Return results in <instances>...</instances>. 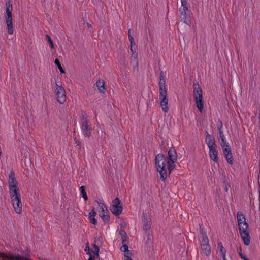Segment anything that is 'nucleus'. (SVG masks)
Here are the masks:
<instances>
[{
	"label": "nucleus",
	"instance_id": "obj_1",
	"mask_svg": "<svg viewBox=\"0 0 260 260\" xmlns=\"http://www.w3.org/2000/svg\"><path fill=\"white\" fill-rule=\"evenodd\" d=\"M166 158L163 154H158L155 158V162L156 169L160 174V178L162 181H165L168 176L167 169L166 167Z\"/></svg>",
	"mask_w": 260,
	"mask_h": 260
},
{
	"label": "nucleus",
	"instance_id": "obj_2",
	"mask_svg": "<svg viewBox=\"0 0 260 260\" xmlns=\"http://www.w3.org/2000/svg\"><path fill=\"white\" fill-rule=\"evenodd\" d=\"M193 96L194 97L196 106L200 112H202L204 109V102L203 101V92L201 87L197 81L193 82Z\"/></svg>",
	"mask_w": 260,
	"mask_h": 260
},
{
	"label": "nucleus",
	"instance_id": "obj_3",
	"mask_svg": "<svg viewBox=\"0 0 260 260\" xmlns=\"http://www.w3.org/2000/svg\"><path fill=\"white\" fill-rule=\"evenodd\" d=\"M81 129L84 137L89 138L91 136L92 128L90 124V120L84 111L81 112Z\"/></svg>",
	"mask_w": 260,
	"mask_h": 260
},
{
	"label": "nucleus",
	"instance_id": "obj_4",
	"mask_svg": "<svg viewBox=\"0 0 260 260\" xmlns=\"http://www.w3.org/2000/svg\"><path fill=\"white\" fill-rule=\"evenodd\" d=\"M12 5L10 3V0H8L6 4V15L5 19L7 25L8 32L9 34L13 33V18H12Z\"/></svg>",
	"mask_w": 260,
	"mask_h": 260
},
{
	"label": "nucleus",
	"instance_id": "obj_5",
	"mask_svg": "<svg viewBox=\"0 0 260 260\" xmlns=\"http://www.w3.org/2000/svg\"><path fill=\"white\" fill-rule=\"evenodd\" d=\"M10 195L15 211L17 214H20L22 212V203L20 192L11 193Z\"/></svg>",
	"mask_w": 260,
	"mask_h": 260
},
{
	"label": "nucleus",
	"instance_id": "obj_6",
	"mask_svg": "<svg viewBox=\"0 0 260 260\" xmlns=\"http://www.w3.org/2000/svg\"><path fill=\"white\" fill-rule=\"evenodd\" d=\"M248 228L249 225L247 222H244L243 224H242L239 226L240 234L244 244L246 246H248L250 242V236L249 235Z\"/></svg>",
	"mask_w": 260,
	"mask_h": 260
},
{
	"label": "nucleus",
	"instance_id": "obj_7",
	"mask_svg": "<svg viewBox=\"0 0 260 260\" xmlns=\"http://www.w3.org/2000/svg\"><path fill=\"white\" fill-rule=\"evenodd\" d=\"M181 6L179 8V11L180 13V20L184 23L188 24V23L190 22L189 20L190 16L187 14L188 11L187 2L186 0H181Z\"/></svg>",
	"mask_w": 260,
	"mask_h": 260
},
{
	"label": "nucleus",
	"instance_id": "obj_8",
	"mask_svg": "<svg viewBox=\"0 0 260 260\" xmlns=\"http://www.w3.org/2000/svg\"><path fill=\"white\" fill-rule=\"evenodd\" d=\"M110 209L115 216H117L122 213L123 207L118 197H116L112 201V204L110 206Z\"/></svg>",
	"mask_w": 260,
	"mask_h": 260
},
{
	"label": "nucleus",
	"instance_id": "obj_9",
	"mask_svg": "<svg viewBox=\"0 0 260 260\" xmlns=\"http://www.w3.org/2000/svg\"><path fill=\"white\" fill-rule=\"evenodd\" d=\"M8 183L9 185L10 193H14L19 192L18 188V182L13 171H11L9 175Z\"/></svg>",
	"mask_w": 260,
	"mask_h": 260
},
{
	"label": "nucleus",
	"instance_id": "obj_10",
	"mask_svg": "<svg viewBox=\"0 0 260 260\" xmlns=\"http://www.w3.org/2000/svg\"><path fill=\"white\" fill-rule=\"evenodd\" d=\"M0 257L3 260H31L23 255L14 254L10 252L8 253L0 252Z\"/></svg>",
	"mask_w": 260,
	"mask_h": 260
},
{
	"label": "nucleus",
	"instance_id": "obj_11",
	"mask_svg": "<svg viewBox=\"0 0 260 260\" xmlns=\"http://www.w3.org/2000/svg\"><path fill=\"white\" fill-rule=\"evenodd\" d=\"M55 87V92L57 101L60 104L64 103L66 100V92L64 88L57 84H56Z\"/></svg>",
	"mask_w": 260,
	"mask_h": 260
},
{
	"label": "nucleus",
	"instance_id": "obj_12",
	"mask_svg": "<svg viewBox=\"0 0 260 260\" xmlns=\"http://www.w3.org/2000/svg\"><path fill=\"white\" fill-rule=\"evenodd\" d=\"M206 134L205 140L209 148H211V147H216V145L214 136L210 135L207 131L206 132Z\"/></svg>",
	"mask_w": 260,
	"mask_h": 260
},
{
	"label": "nucleus",
	"instance_id": "obj_13",
	"mask_svg": "<svg viewBox=\"0 0 260 260\" xmlns=\"http://www.w3.org/2000/svg\"><path fill=\"white\" fill-rule=\"evenodd\" d=\"M167 94H159V98L161 100L160 106L164 112H167L169 110L167 106L168 100L167 97Z\"/></svg>",
	"mask_w": 260,
	"mask_h": 260
},
{
	"label": "nucleus",
	"instance_id": "obj_14",
	"mask_svg": "<svg viewBox=\"0 0 260 260\" xmlns=\"http://www.w3.org/2000/svg\"><path fill=\"white\" fill-rule=\"evenodd\" d=\"M142 222L143 223V229L145 231H149L151 228V219L148 218L146 215L143 214Z\"/></svg>",
	"mask_w": 260,
	"mask_h": 260
},
{
	"label": "nucleus",
	"instance_id": "obj_15",
	"mask_svg": "<svg viewBox=\"0 0 260 260\" xmlns=\"http://www.w3.org/2000/svg\"><path fill=\"white\" fill-rule=\"evenodd\" d=\"M177 158V154L175 147H171L168 152L167 159L168 160L176 161Z\"/></svg>",
	"mask_w": 260,
	"mask_h": 260
},
{
	"label": "nucleus",
	"instance_id": "obj_16",
	"mask_svg": "<svg viewBox=\"0 0 260 260\" xmlns=\"http://www.w3.org/2000/svg\"><path fill=\"white\" fill-rule=\"evenodd\" d=\"M209 155L210 158L214 162L218 161V152L216 150V147L209 148Z\"/></svg>",
	"mask_w": 260,
	"mask_h": 260
},
{
	"label": "nucleus",
	"instance_id": "obj_17",
	"mask_svg": "<svg viewBox=\"0 0 260 260\" xmlns=\"http://www.w3.org/2000/svg\"><path fill=\"white\" fill-rule=\"evenodd\" d=\"M129 40L130 42V50L133 54L136 53V51L137 49V46L135 43L134 39L131 35H129Z\"/></svg>",
	"mask_w": 260,
	"mask_h": 260
},
{
	"label": "nucleus",
	"instance_id": "obj_18",
	"mask_svg": "<svg viewBox=\"0 0 260 260\" xmlns=\"http://www.w3.org/2000/svg\"><path fill=\"white\" fill-rule=\"evenodd\" d=\"M96 215V212L95 211L94 208H92L91 211L89 213V219L90 222L93 225L97 224V220L94 218V216Z\"/></svg>",
	"mask_w": 260,
	"mask_h": 260
},
{
	"label": "nucleus",
	"instance_id": "obj_19",
	"mask_svg": "<svg viewBox=\"0 0 260 260\" xmlns=\"http://www.w3.org/2000/svg\"><path fill=\"white\" fill-rule=\"evenodd\" d=\"M95 84L101 93H105L106 88L105 87V82L103 80H99L97 81Z\"/></svg>",
	"mask_w": 260,
	"mask_h": 260
},
{
	"label": "nucleus",
	"instance_id": "obj_20",
	"mask_svg": "<svg viewBox=\"0 0 260 260\" xmlns=\"http://www.w3.org/2000/svg\"><path fill=\"white\" fill-rule=\"evenodd\" d=\"M165 80H159V94H167Z\"/></svg>",
	"mask_w": 260,
	"mask_h": 260
},
{
	"label": "nucleus",
	"instance_id": "obj_21",
	"mask_svg": "<svg viewBox=\"0 0 260 260\" xmlns=\"http://www.w3.org/2000/svg\"><path fill=\"white\" fill-rule=\"evenodd\" d=\"M199 240L201 247L209 244V239L207 235L201 236Z\"/></svg>",
	"mask_w": 260,
	"mask_h": 260
},
{
	"label": "nucleus",
	"instance_id": "obj_22",
	"mask_svg": "<svg viewBox=\"0 0 260 260\" xmlns=\"http://www.w3.org/2000/svg\"><path fill=\"white\" fill-rule=\"evenodd\" d=\"M95 201L97 202L100 206L101 211L103 214L109 213L107 207L104 203L101 202L100 201H98V200H96Z\"/></svg>",
	"mask_w": 260,
	"mask_h": 260
},
{
	"label": "nucleus",
	"instance_id": "obj_23",
	"mask_svg": "<svg viewBox=\"0 0 260 260\" xmlns=\"http://www.w3.org/2000/svg\"><path fill=\"white\" fill-rule=\"evenodd\" d=\"M119 234L121 236L122 244L124 243L128 239L126 232L123 229H120L119 231Z\"/></svg>",
	"mask_w": 260,
	"mask_h": 260
},
{
	"label": "nucleus",
	"instance_id": "obj_24",
	"mask_svg": "<svg viewBox=\"0 0 260 260\" xmlns=\"http://www.w3.org/2000/svg\"><path fill=\"white\" fill-rule=\"evenodd\" d=\"M203 253L207 256H209L211 252V247L209 244L201 247Z\"/></svg>",
	"mask_w": 260,
	"mask_h": 260
},
{
	"label": "nucleus",
	"instance_id": "obj_25",
	"mask_svg": "<svg viewBox=\"0 0 260 260\" xmlns=\"http://www.w3.org/2000/svg\"><path fill=\"white\" fill-rule=\"evenodd\" d=\"M217 247L220 249V254L221 257H225L226 251L221 242L218 243Z\"/></svg>",
	"mask_w": 260,
	"mask_h": 260
},
{
	"label": "nucleus",
	"instance_id": "obj_26",
	"mask_svg": "<svg viewBox=\"0 0 260 260\" xmlns=\"http://www.w3.org/2000/svg\"><path fill=\"white\" fill-rule=\"evenodd\" d=\"M223 149L224 155H227L228 154L232 153L231 148L229 144L223 145L221 146Z\"/></svg>",
	"mask_w": 260,
	"mask_h": 260
},
{
	"label": "nucleus",
	"instance_id": "obj_27",
	"mask_svg": "<svg viewBox=\"0 0 260 260\" xmlns=\"http://www.w3.org/2000/svg\"><path fill=\"white\" fill-rule=\"evenodd\" d=\"M175 161H171L168 160L167 162V169L169 171V174H170L171 171L175 168V165L174 164Z\"/></svg>",
	"mask_w": 260,
	"mask_h": 260
},
{
	"label": "nucleus",
	"instance_id": "obj_28",
	"mask_svg": "<svg viewBox=\"0 0 260 260\" xmlns=\"http://www.w3.org/2000/svg\"><path fill=\"white\" fill-rule=\"evenodd\" d=\"M80 191L81 192V196L83 197L84 200L86 201L88 200V196L86 194V188L85 186H81L80 187Z\"/></svg>",
	"mask_w": 260,
	"mask_h": 260
},
{
	"label": "nucleus",
	"instance_id": "obj_29",
	"mask_svg": "<svg viewBox=\"0 0 260 260\" xmlns=\"http://www.w3.org/2000/svg\"><path fill=\"white\" fill-rule=\"evenodd\" d=\"M220 139H221L220 141V145L221 146H222L223 145H226L229 143L226 142L225 137L224 136V135L223 134V132H219V133Z\"/></svg>",
	"mask_w": 260,
	"mask_h": 260
},
{
	"label": "nucleus",
	"instance_id": "obj_30",
	"mask_svg": "<svg viewBox=\"0 0 260 260\" xmlns=\"http://www.w3.org/2000/svg\"><path fill=\"white\" fill-rule=\"evenodd\" d=\"M54 63H55V65L58 67V69L59 70V71L61 74L65 73V71L63 70V69L62 68V67H61L60 61L58 58H56L55 59Z\"/></svg>",
	"mask_w": 260,
	"mask_h": 260
},
{
	"label": "nucleus",
	"instance_id": "obj_31",
	"mask_svg": "<svg viewBox=\"0 0 260 260\" xmlns=\"http://www.w3.org/2000/svg\"><path fill=\"white\" fill-rule=\"evenodd\" d=\"M92 246L94 248V251L92 250H91V252L93 254V256L96 255L97 256H99V252L100 250L99 247L95 244H92Z\"/></svg>",
	"mask_w": 260,
	"mask_h": 260
},
{
	"label": "nucleus",
	"instance_id": "obj_32",
	"mask_svg": "<svg viewBox=\"0 0 260 260\" xmlns=\"http://www.w3.org/2000/svg\"><path fill=\"white\" fill-rule=\"evenodd\" d=\"M101 218L104 223H108L109 222V213L103 214L101 215Z\"/></svg>",
	"mask_w": 260,
	"mask_h": 260
},
{
	"label": "nucleus",
	"instance_id": "obj_33",
	"mask_svg": "<svg viewBox=\"0 0 260 260\" xmlns=\"http://www.w3.org/2000/svg\"><path fill=\"white\" fill-rule=\"evenodd\" d=\"M224 157L228 162L231 165L233 164V158L232 153H231L230 154H229L227 155H224Z\"/></svg>",
	"mask_w": 260,
	"mask_h": 260
},
{
	"label": "nucleus",
	"instance_id": "obj_34",
	"mask_svg": "<svg viewBox=\"0 0 260 260\" xmlns=\"http://www.w3.org/2000/svg\"><path fill=\"white\" fill-rule=\"evenodd\" d=\"M46 38L47 41L48 42L51 48H52V49L54 48L53 42V41H52L51 38L50 37V36L48 35H46Z\"/></svg>",
	"mask_w": 260,
	"mask_h": 260
},
{
	"label": "nucleus",
	"instance_id": "obj_35",
	"mask_svg": "<svg viewBox=\"0 0 260 260\" xmlns=\"http://www.w3.org/2000/svg\"><path fill=\"white\" fill-rule=\"evenodd\" d=\"M152 242V237L150 235L149 232L147 234V240L146 241V244L147 245H150Z\"/></svg>",
	"mask_w": 260,
	"mask_h": 260
},
{
	"label": "nucleus",
	"instance_id": "obj_36",
	"mask_svg": "<svg viewBox=\"0 0 260 260\" xmlns=\"http://www.w3.org/2000/svg\"><path fill=\"white\" fill-rule=\"evenodd\" d=\"M223 183L225 186L224 191L225 192H228V187H230V185L229 184L228 181L225 176H224V180H223Z\"/></svg>",
	"mask_w": 260,
	"mask_h": 260
},
{
	"label": "nucleus",
	"instance_id": "obj_37",
	"mask_svg": "<svg viewBox=\"0 0 260 260\" xmlns=\"http://www.w3.org/2000/svg\"><path fill=\"white\" fill-rule=\"evenodd\" d=\"M223 127V124L222 122L220 119H219L218 121V124H217V129L219 132H223L222 131Z\"/></svg>",
	"mask_w": 260,
	"mask_h": 260
},
{
	"label": "nucleus",
	"instance_id": "obj_38",
	"mask_svg": "<svg viewBox=\"0 0 260 260\" xmlns=\"http://www.w3.org/2000/svg\"><path fill=\"white\" fill-rule=\"evenodd\" d=\"M121 251L126 252L128 251V246L127 244L123 243L122 246L120 248Z\"/></svg>",
	"mask_w": 260,
	"mask_h": 260
},
{
	"label": "nucleus",
	"instance_id": "obj_39",
	"mask_svg": "<svg viewBox=\"0 0 260 260\" xmlns=\"http://www.w3.org/2000/svg\"><path fill=\"white\" fill-rule=\"evenodd\" d=\"M237 220H240V219L246 220L245 216L243 214L240 213V212H238L237 213Z\"/></svg>",
	"mask_w": 260,
	"mask_h": 260
},
{
	"label": "nucleus",
	"instance_id": "obj_40",
	"mask_svg": "<svg viewBox=\"0 0 260 260\" xmlns=\"http://www.w3.org/2000/svg\"><path fill=\"white\" fill-rule=\"evenodd\" d=\"M91 249H90L89 246L88 245H87L85 247V251L87 252V253L90 255L92 254V252H91Z\"/></svg>",
	"mask_w": 260,
	"mask_h": 260
},
{
	"label": "nucleus",
	"instance_id": "obj_41",
	"mask_svg": "<svg viewBox=\"0 0 260 260\" xmlns=\"http://www.w3.org/2000/svg\"><path fill=\"white\" fill-rule=\"evenodd\" d=\"M258 194H259L258 200H259V210L260 211V180H258Z\"/></svg>",
	"mask_w": 260,
	"mask_h": 260
},
{
	"label": "nucleus",
	"instance_id": "obj_42",
	"mask_svg": "<svg viewBox=\"0 0 260 260\" xmlns=\"http://www.w3.org/2000/svg\"><path fill=\"white\" fill-rule=\"evenodd\" d=\"M159 79H160V80H165V75H164V72L162 71H160Z\"/></svg>",
	"mask_w": 260,
	"mask_h": 260
},
{
	"label": "nucleus",
	"instance_id": "obj_43",
	"mask_svg": "<svg viewBox=\"0 0 260 260\" xmlns=\"http://www.w3.org/2000/svg\"><path fill=\"white\" fill-rule=\"evenodd\" d=\"M237 221H238V226H239L242 224H243L244 222H246V220H243V219L237 220Z\"/></svg>",
	"mask_w": 260,
	"mask_h": 260
},
{
	"label": "nucleus",
	"instance_id": "obj_44",
	"mask_svg": "<svg viewBox=\"0 0 260 260\" xmlns=\"http://www.w3.org/2000/svg\"><path fill=\"white\" fill-rule=\"evenodd\" d=\"M200 233L201 234V236H203V235H206V231H205L203 228H201L200 225Z\"/></svg>",
	"mask_w": 260,
	"mask_h": 260
},
{
	"label": "nucleus",
	"instance_id": "obj_45",
	"mask_svg": "<svg viewBox=\"0 0 260 260\" xmlns=\"http://www.w3.org/2000/svg\"><path fill=\"white\" fill-rule=\"evenodd\" d=\"M239 256L243 260H249L246 256H245L242 253H239Z\"/></svg>",
	"mask_w": 260,
	"mask_h": 260
},
{
	"label": "nucleus",
	"instance_id": "obj_46",
	"mask_svg": "<svg viewBox=\"0 0 260 260\" xmlns=\"http://www.w3.org/2000/svg\"><path fill=\"white\" fill-rule=\"evenodd\" d=\"M74 141H75V143L77 144V145H81L80 142L77 139V138L76 137L74 138Z\"/></svg>",
	"mask_w": 260,
	"mask_h": 260
},
{
	"label": "nucleus",
	"instance_id": "obj_47",
	"mask_svg": "<svg viewBox=\"0 0 260 260\" xmlns=\"http://www.w3.org/2000/svg\"><path fill=\"white\" fill-rule=\"evenodd\" d=\"M126 226V223L125 222H121L120 223V227H121V229H124Z\"/></svg>",
	"mask_w": 260,
	"mask_h": 260
},
{
	"label": "nucleus",
	"instance_id": "obj_48",
	"mask_svg": "<svg viewBox=\"0 0 260 260\" xmlns=\"http://www.w3.org/2000/svg\"><path fill=\"white\" fill-rule=\"evenodd\" d=\"M95 256H93V254H90V257H89L88 260H95L94 259Z\"/></svg>",
	"mask_w": 260,
	"mask_h": 260
},
{
	"label": "nucleus",
	"instance_id": "obj_49",
	"mask_svg": "<svg viewBox=\"0 0 260 260\" xmlns=\"http://www.w3.org/2000/svg\"><path fill=\"white\" fill-rule=\"evenodd\" d=\"M124 260H133V259L128 255H125Z\"/></svg>",
	"mask_w": 260,
	"mask_h": 260
},
{
	"label": "nucleus",
	"instance_id": "obj_50",
	"mask_svg": "<svg viewBox=\"0 0 260 260\" xmlns=\"http://www.w3.org/2000/svg\"><path fill=\"white\" fill-rule=\"evenodd\" d=\"M124 255H132V252L131 251L129 250H128V252H124Z\"/></svg>",
	"mask_w": 260,
	"mask_h": 260
},
{
	"label": "nucleus",
	"instance_id": "obj_51",
	"mask_svg": "<svg viewBox=\"0 0 260 260\" xmlns=\"http://www.w3.org/2000/svg\"><path fill=\"white\" fill-rule=\"evenodd\" d=\"M237 251H238L239 254V253H242V248L241 247H239V248H238Z\"/></svg>",
	"mask_w": 260,
	"mask_h": 260
},
{
	"label": "nucleus",
	"instance_id": "obj_52",
	"mask_svg": "<svg viewBox=\"0 0 260 260\" xmlns=\"http://www.w3.org/2000/svg\"><path fill=\"white\" fill-rule=\"evenodd\" d=\"M132 56L134 58H137V54L136 52L134 54L132 53Z\"/></svg>",
	"mask_w": 260,
	"mask_h": 260
},
{
	"label": "nucleus",
	"instance_id": "obj_53",
	"mask_svg": "<svg viewBox=\"0 0 260 260\" xmlns=\"http://www.w3.org/2000/svg\"><path fill=\"white\" fill-rule=\"evenodd\" d=\"M166 143V141L165 140H162V145L164 146V147H165V144Z\"/></svg>",
	"mask_w": 260,
	"mask_h": 260
},
{
	"label": "nucleus",
	"instance_id": "obj_54",
	"mask_svg": "<svg viewBox=\"0 0 260 260\" xmlns=\"http://www.w3.org/2000/svg\"><path fill=\"white\" fill-rule=\"evenodd\" d=\"M131 29H129L128 31V36L129 37V35H131Z\"/></svg>",
	"mask_w": 260,
	"mask_h": 260
},
{
	"label": "nucleus",
	"instance_id": "obj_55",
	"mask_svg": "<svg viewBox=\"0 0 260 260\" xmlns=\"http://www.w3.org/2000/svg\"><path fill=\"white\" fill-rule=\"evenodd\" d=\"M222 258L223 259V260H226L225 257H222Z\"/></svg>",
	"mask_w": 260,
	"mask_h": 260
},
{
	"label": "nucleus",
	"instance_id": "obj_56",
	"mask_svg": "<svg viewBox=\"0 0 260 260\" xmlns=\"http://www.w3.org/2000/svg\"><path fill=\"white\" fill-rule=\"evenodd\" d=\"M259 120H260V110H259Z\"/></svg>",
	"mask_w": 260,
	"mask_h": 260
},
{
	"label": "nucleus",
	"instance_id": "obj_57",
	"mask_svg": "<svg viewBox=\"0 0 260 260\" xmlns=\"http://www.w3.org/2000/svg\"><path fill=\"white\" fill-rule=\"evenodd\" d=\"M258 125H259V126L260 127V120H259V122H258Z\"/></svg>",
	"mask_w": 260,
	"mask_h": 260
}]
</instances>
